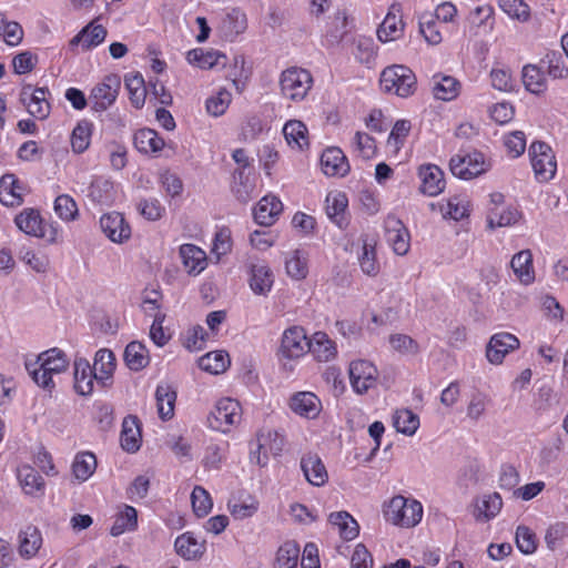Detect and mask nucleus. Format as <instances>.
<instances>
[{
	"mask_svg": "<svg viewBox=\"0 0 568 568\" xmlns=\"http://www.w3.org/2000/svg\"><path fill=\"white\" fill-rule=\"evenodd\" d=\"M382 514L385 521L393 526L413 528L423 518V506L414 498L395 495L383 503Z\"/></svg>",
	"mask_w": 568,
	"mask_h": 568,
	"instance_id": "obj_1",
	"label": "nucleus"
},
{
	"mask_svg": "<svg viewBox=\"0 0 568 568\" xmlns=\"http://www.w3.org/2000/svg\"><path fill=\"white\" fill-rule=\"evenodd\" d=\"M379 83L385 93L399 98H408L417 90L415 73L404 64L386 67L381 73Z\"/></svg>",
	"mask_w": 568,
	"mask_h": 568,
	"instance_id": "obj_2",
	"label": "nucleus"
},
{
	"mask_svg": "<svg viewBox=\"0 0 568 568\" xmlns=\"http://www.w3.org/2000/svg\"><path fill=\"white\" fill-rule=\"evenodd\" d=\"M312 74L302 68L291 67L284 70L278 80L281 95L292 102L305 100L313 87Z\"/></svg>",
	"mask_w": 568,
	"mask_h": 568,
	"instance_id": "obj_3",
	"label": "nucleus"
},
{
	"mask_svg": "<svg viewBox=\"0 0 568 568\" xmlns=\"http://www.w3.org/2000/svg\"><path fill=\"white\" fill-rule=\"evenodd\" d=\"M285 438L278 432L271 428H262L257 432L255 440L251 442L250 460L265 467L270 457H277L282 454Z\"/></svg>",
	"mask_w": 568,
	"mask_h": 568,
	"instance_id": "obj_4",
	"label": "nucleus"
},
{
	"mask_svg": "<svg viewBox=\"0 0 568 568\" xmlns=\"http://www.w3.org/2000/svg\"><path fill=\"white\" fill-rule=\"evenodd\" d=\"M311 338L301 326H292L284 331L278 351L280 361L286 371H292V361L303 357L308 352Z\"/></svg>",
	"mask_w": 568,
	"mask_h": 568,
	"instance_id": "obj_5",
	"label": "nucleus"
},
{
	"mask_svg": "<svg viewBox=\"0 0 568 568\" xmlns=\"http://www.w3.org/2000/svg\"><path fill=\"white\" fill-rule=\"evenodd\" d=\"M16 225L20 231L28 235L43 239L50 244L60 242L61 234L58 226L52 224H43L39 211L34 209H26L16 216Z\"/></svg>",
	"mask_w": 568,
	"mask_h": 568,
	"instance_id": "obj_6",
	"label": "nucleus"
},
{
	"mask_svg": "<svg viewBox=\"0 0 568 568\" xmlns=\"http://www.w3.org/2000/svg\"><path fill=\"white\" fill-rule=\"evenodd\" d=\"M241 418V404L236 399L226 397L216 403L214 410L209 416V425L214 430L227 433L231 427L240 424Z\"/></svg>",
	"mask_w": 568,
	"mask_h": 568,
	"instance_id": "obj_7",
	"label": "nucleus"
},
{
	"mask_svg": "<svg viewBox=\"0 0 568 568\" xmlns=\"http://www.w3.org/2000/svg\"><path fill=\"white\" fill-rule=\"evenodd\" d=\"M529 155L535 176L539 182H547L555 176L557 162L551 148L545 142H534Z\"/></svg>",
	"mask_w": 568,
	"mask_h": 568,
	"instance_id": "obj_8",
	"label": "nucleus"
},
{
	"mask_svg": "<svg viewBox=\"0 0 568 568\" xmlns=\"http://www.w3.org/2000/svg\"><path fill=\"white\" fill-rule=\"evenodd\" d=\"M348 375L354 392L363 395L376 385L378 372L373 363L356 359L351 362Z\"/></svg>",
	"mask_w": 568,
	"mask_h": 568,
	"instance_id": "obj_9",
	"label": "nucleus"
},
{
	"mask_svg": "<svg viewBox=\"0 0 568 568\" xmlns=\"http://www.w3.org/2000/svg\"><path fill=\"white\" fill-rule=\"evenodd\" d=\"M449 165L452 173L464 180L474 179L488 169L484 155L479 152L456 155L452 158Z\"/></svg>",
	"mask_w": 568,
	"mask_h": 568,
	"instance_id": "obj_10",
	"label": "nucleus"
},
{
	"mask_svg": "<svg viewBox=\"0 0 568 568\" xmlns=\"http://www.w3.org/2000/svg\"><path fill=\"white\" fill-rule=\"evenodd\" d=\"M519 345V339L510 333L494 334L486 346V358L493 365H500Z\"/></svg>",
	"mask_w": 568,
	"mask_h": 568,
	"instance_id": "obj_11",
	"label": "nucleus"
},
{
	"mask_svg": "<svg viewBox=\"0 0 568 568\" xmlns=\"http://www.w3.org/2000/svg\"><path fill=\"white\" fill-rule=\"evenodd\" d=\"M121 82L116 75H108L103 82L95 85L91 92L90 100L92 109L100 112L110 108L119 93Z\"/></svg>",
	"mask_w": 568,
	"mask_h": 568,
	"instance_id": "obj_12",
	"label": "nucleus"
},
{
	"mask_svg": "<svg viewBox=\"0 0 568 568\" xmlns=\"http://www.w3.org/2000/svg\"><path fill=\"white\" fill-rule=\"evenodd\" d=\"M385 234L387 243L397 255H406L410 246V236L403 222L394 215L385 220Z\"/></svg>",
	"mask_w": 568,
	"mask_h": 568,
	"instance_id": "obj_13",
	"label": "nucleus"
},
{
	"mask_svg": "<svg viewBox=\"0 0 568 568\" xmlns=\"http://www.w3.org/2000/svg\"><path fill=\"white\" fill-rule=\"evenodd\" d=\"M48 91L44 88L33 89L32 85H24L21 91V101L28 112L39 120H44L50 114V103L47 100Z\"/></svg>",
	"mask_w": 568,
	"mask_h": 568,
	"instance_id": "obj_14",
	"label": "nucleus"
},
{
	"mask_svg": "<svg viewBox=\"0 0 568 568\" xmlns=\"http://www.w3.org/2000/svg\"><path fill=\"white\" fill-rule=\"evenodd\" d=\"M102 232L114 243H123L131 236V227L122 214L112 212L100 219Z\"/></svg>",
	"mask_w": 568,
	"mask_h": 568,
	"instance_id": "obj_15",
	"label": "nucleus"
},
{
	"mask_svg": "<svg viewBox=\"0 0 568 568\" xmlns=\"http://www.w3.org/2000/svg\"><path fill=\"white\" fill-rule=\"evenodd\" d=\"M290 408L301 417L315 419L322 412V402L312 392H297L290 399Z\"/></svg>",
	"mask_w": 568,
	"mask_h": 568,
	"instance_id": "obj_16",
	"label": "nucleus"
},
{
	"mask_svg": "<svg viewBox=\"0 0 568 568\" xmlns=\"http://www.w3.org/2000/svg\"><path fill=\"white\" fill-rule=\"evenodd\" d=\"M94 372L88 359L79 357L73 363V387L77 394L89 396L94 389Z\"/></svg>",
	"mask_w": 568,
	"mask_h": 568,
	"instance_id": "obj_17",
	"label": "nucleus"
},
{
	"mask_svg": "<svg viewBox=\"0 0 568 568\" xmlns=\"http://www.w3.org/2000/svg\"><path fill=\"white\" fill-rule=\"evenodd\" d=\"M94 377L102 386H110L116 368L115 356L112 351L101 348L95 353L93 366Z\"/></svg>",
	"mask_w": 568,
	"mask_h": 568,
	"instance_id": "obj_18",
	"label": "nucleus"
},
{
	"mask_svg": "<svg viewBox=\"0 0 568 568\" xmlns=\"http://www.w3.org/2000/svg\"><path fill=\"white\" fill-rule=\"evenodd\" d=\"M301 469L308 484L322 487L328 481V471L316 454H306L301 458Z\"/></svg>",
	"mask_w": 568,
	"mask_h": 568,
	"instance_id": "obj_19",
	"label": "nucleus"
},
{
	"mask_svg": "<svg viewBox=\"0 0 568 568\" xmlns=\"http://www.w3.org/2000/svg\"><path fill=\"white\" fill-rule=\"evenodd\" d=\"M43 545V537L36 526H28L18 536V554L21 558L29 560L34 558Z\"/></svg>",
	"mask_w": 568,
	"mask_h": 568,
	"instance_id": "obj_20",
	"label": "nucleus"
},
{
	"mask_svg": "<svg viewBox=\"0 0 568 568\" xmlns=\"http://www.w3.org/2000/svg\"><path fill=\"white\" fill-rule=\"evenodd\" d=\"M510 268L517 281L525 286L531 285L536 280L532 253L528 248L519 251L511 257Z\"/></svg>",
	"mask_w": 568,
	"mask_h": 568,
	"instance_id": "obj_21",
	"label": "nucleus"
},
{
	"mask_svg": "<svg viewBox=\"0 0 568 568\" xmlns=\"http://www.w3.org/2000/svg\"><path fill=\"white\" fill-rule=\"evenodd\" d=\"M321 165L327 176H344L349 171L347 159L338 148L326 149L321 156Z\"/></svg>",
	"mask_w": 568,
	"mask_h": 568,
	"instance_id": "obj_22",
	"label": "nucleus"
},
{
	"mask_svg": "<svg viewBox=\"0 0 568 568\" xmlns=\"http://www.w3.org/2000/svg\"><path fill=\"white\" fill-rule=\"evenodd\" d=\"M284 267L288 277L302 281L308 274V254L302 248H295L284 254Z\"/></svg>",
	"mask_w": 568,
	"mask_h": 568,
	"instance_id": "obj_23",
	"label": "nucleus"
},
{
	"mask_svg": "<svg viewBox=\"0 0 568 568\" xmlns=\"http://www.w3.org/2000/svg\"><path fill=\"white\" fill-rule=\"evenodd\" d=\"M282 211L283 204L276 196L265 195L254 210V219L260 225L270 226L275 223Z\"/></svg>",
	"mask_w": 568,
	"mask_h": 568,
	"instance_id": "obj_24",
	"label": "nucleus"
},
{
	"mask_svg": "<svg viewBox=\"0 0 568 568\" xmlns=\"http://www.w3.org/2000/svg\"><path fill=\"white\" fill-rule=\"evenodd\" d=\"M437 207L444 219L460 221L470 212V201L464 194H455L439 202Z\"/></svg>",
	"mask_w": 568,
	"mask_h": 568,
	"instance_id": "obj_25",
	"label": "nucleus"
},
{
	"mask_svg": "<svg viewBox=\"0 0 568 568\" xmlns=\"http://www.w3.org/2000/svg\"><path fill=\"white\" fill-rule=\"evenodd\" d=\"M175 551L185 560H197L205 552V541L197 539L192 532L180 535L174 542Z\"/></svg>",
	"mask_w": 568,
	"mask_h": 568,
	"instance_id": "obj_26",
	"label": "nucleus"
},
{
	"mask_svg": "<svg viewBox=\"0 0 568 568\" xmlns=\"http://www.w3.org/2000/svg\"><path fill=\"white\" fill-rule=\"evenodd\" d=\"M399 9L397 6H392L390 11L385 17L384 21L377 30V37L382 42H389L399 39L403 36L404 22L402 17L397 14Z\"/></svg>",
	"mask_w": 568,
	"mask_h": 568,
	"instance_id": "obj_27",
	"label": "nucleus"
},
{
	"mask_svg": "<svg viewBox=\"0 0 568 568\" xmlns=\"http://www.w3.org/2000/svg\"><path fill=\"white\" fill-rule=\"evenodd\" d=\"M423 193L435 196L445 189L444 173L437 165H425L419 169Z\"/></svg>",
	"mask_w": 568,
	"mask_h": 568,
	"instance_id": "obj_28",
	"label": "nucleus"
},
{
	"mask_svg": "<svg viewBox=\"0 0 568 568\" xmlns=\"http://www.w3.org/2000/svg\"><path fill=\"white\" fill-rule=\"evenodd\" d=\"M432 91L437 100H455L462 90V83L452 75L436 74L432 80Z\"/></svg>",
	"mask_w": 568,
	"mask_h": 568,
	"instance_id": "obj_29",
	"label": "nucleus"
},
{
	"mask_svg": "<svg viewBox=\"0 0 568 568\" xmlns=\"http://www.w3.org/2000/svg\"><path fill=\"white\" fill-rule=\"evenodd\" d=\"M308 352L312 353L316 361L322 363L331 362L337 355L335 343L323 332L313 334Z\"/></svg>",
	"mask_w": 568,
	"mask_h": 568,
	"instance_id": "obj_30",
	"label": "nucleus"
},
{
	"mask_svg": "<svg viewBox=\"0 0 568 568\" xmlns=\"http://www.w3.org/2000/svg\"><path fill=\"white\" fill-rule=\"evenodd\" d=\"M180 256L190 275H197L206 267V253L193 244H183L180 247Z\"/></svg>",
	"mask_w": 568,
	"mask_h": 568,
	"instance_id": "obj_31",
	"label": "nucleus"
},
{
	"mask_svg": "<svg viewBox=\"0 0 568 568\" xmlns=\"http://www.w3.org/2000/svg\"><path fill=\"white\" fill-rule=\"evenodd\" d=\"M503 507V499L498 493L483 495L475 504L474 517L477 521L487 523L496 517Z\"/></svg>",
	"mask_w": 568,
	"mask_h": 568,
	"instance_id": "obj_32",
	"label": "nucleus"
},
{
	"mask_svg": "<svg viewBox=\"0 0 568 568\" xmlns=\"http://www.w3.org/2000/svg\"><path fill=\"white\" fill-rule=\"evenodd\" d=\"M283 134L293 150L303 151L308 148V130L300 120H290L283 126Z\"/></svg>",
	"mask_w": 568,
	"mask_h": 568,
	"instance_id": "obj_33",
	"label": "nucleus"
},
{
	"mask_svg": "<svg viewBox=\"0 0 568 568\" xmlns=\"http://www.w3.org/2000/svg\"><path fill=\"white\" fill-rule=\"evenodd\" d=\"M23 187L14 174H4L0 179V202L6 206H19L23 202Z\"/></svg>",
	"mask_w": 568,
	"mask_h": 568,
	"instance_id": "obj_34",
	"label": "nucleus"
},
{
	"mask_svg": "<svg viewBox=\"0 0 568 568\" xmlns=\"http://www.w3.org/2000/svg\"><path fill=\"white\" fill-rule=\"evenodd\" d=\"M274 284V276L266 264H256L251 267L250 287L256 295L266 296Z\"/></svg>",
	"mask_w": 568,
	"mask_h": 568,
	"instance_id": "obj_35",
	"label": "nucleus"
},
{
	"mask_svg": "<svg viewBox=\"0 0 568 568\" xmlns=\"http://www.w3.org/2000/svg\"><path fill=\"white\" fill-rule=\"evenodd\" d=\"M326 213L328 217L339 227L343 229L347 225L345 211L348 205V200L343 192H331L326 196Z\"/></svg>",
	"mask_w": 568,
	"mask_h": 568,
	"instance_id": "obj_36",
	"label": "nucleus"
},
{
	"mask_svg": "<svg viewBox=\"0 0 568 568\" xmlns=\"http://www.w3.org/2000/svg\"><path fill=\"white\" fill-rule=\"evenodd\" d=\"M351 53L356 61L369 67L377 58V45L372 38L358 36L353 39Z\"/></svg>",
	"mask_w": 568,
	"mask_h": 568,
	"instance_id": "obj_37",
	"label": "nucleus"
},
{
	"mask_svg": "<svg viewBox=\"0 0 568 568\" xmlns=\"http://www.w3.org/2000/svg\"><path fill=\"white\" fill-rule=\"evenodd\" d=\"M159 417L169 420L174 416L176 392L168 384L159 385L155 390Z\"/></svg>",
	"mask_w": 568,
	"mask_h": 568,
	"instance_id": "obj_38",
	"label": "nucleus"
},
{
	"mask_svg": "<svg viewBox=\"0 0 568 568\" xmlns=\"http://www.w3.org/2000/svg\"><path fill=\"white\" fill-rule=\"evenodd\" d=\"M186 60L190 64L209 70L220 64L224 65L226 57L214 50L193 49L187 52Z\"/></svg>",
	"mask_w": 568,
	"mask_h": 568,
	"instance_id": "obj_39",
	"label": "nucleus"
},
{
	"mask_svg": "<svg viewBox=\"0 0 568 568\" xmlns=\"http://www.w3.org/2000/svg\"><path fill=\"white\" fill-rule=\"evenodd\" d=\"M523 83L527 91L534 94H542L547 90V79L540 67L526 64L521 72Z\"/></svg>",
	"mask_w": 568,
	"mask_h": 568,
	"instance_id": "obj_40",
	"label": "nucleus"
},
{
	"mask_svg": "<svg viewBox=\"0 0 568 568\" xmlns=\"http://www.w3.org/2000/svg\"><path fill=\"white\" fill-rule=\"evenodd\" d=\"M246 28V14L237 8H233L230 12H227L221 23V31L227 39L237 37L239 34L243 33Z\"/></svg>",
	"mask_w": 568,
	"mask_h": 568,
	"instance_id": "obj_41",
	"label": "nucleus"
},
{
	"mask_svg": "<svg viewBox=\"0 0 568 568\" xmlns=\"http://www.w3.org/2000/svg\"><path fill=\"white\" fill-rule=\"evenodd\" d=\"M328 521L337 527L339 536L345 540H353L358 536L359 526L347 511L332 513Z\"/></svg>",
	"mask_w": 568,
	"mask_h": 568,
	"instance_id": "obj_42",
	"label": "nucleus"
},
{
	"mask_svg": "<svg viewBox=\"0 0 568 568\" xmlns=\"http://www.w3.org/2000/svg\"><path fill=\"white\" fill-rule=\"evenodd\" d=\"M121 446L129 453H135L141 445V432L136 417H126L122 424Z\"/></svg>",
	"mask_w": 568,
	"mask_h": 568,
	"instance_id": "obj_43",
	"label": "nucleus"
},
{
	"mask_svg": "<svg viewBox=\"0 0 568 568\" xmlns=\"http://www.w3.org/2000/svg\"><path fill=\"white\" fill-rule=\"evenodd\" d=\"M135 148L145 154L156 153L164 146V141L152 129H142L134 134Z\"/></svg>",
	"mask_w": 568,
	"mask_h": 568,
	"instance_id": "obj_44",
	"label": "nucleus"
},
{
	"mask_svg": "<svg viewBox=\"0 0 568 568\" xmlns=\"http://www.w3.org/2000/svg\"><path fill=\"white\" fill-rule=\"evenodd\" d=\"M106 30L100 24H89L70 42L71 45L81 44L84 50L95 47L104 41Z\"/></svg>",
	"mask_w": 568,
	"mask_h": 568,
	"instance_id": "obj_45",
	"label": "nucleus"
},
{
	"mask_svg": "<svg viewBox=\"0 0 568 568\" xmlns=\"http://www.w3.org/2000/svg\"><path fill=\"white\" fill-rule=\"evenodd\" d=\"M230 356L224 351L210 352L199 359V367L210 374L224 373L230 366Z\"/></svg>",
	"mask_w": 568,
	"mask_h": 568,
	"instance_id": "obj_46",
	"label": "nucleus"
},
{
	"mask_svg": "<svg viewBox=\"0 0 568 568\" xmlns=\"http://www.w3.org/2000/svg\"><path fill=\"white\" fill-rule=\"evenodd\" d=\"M124 361L132 371L143 369L150 361L145 345L140 342L129 343L124 349Z\"/></svg>",
	"mask_w": 568,
	"mask_h": 568,
	"instance_id": "obj_47",
	"label": "nucleus"
},
{
	"mask_svg": "<svg viewBox=\"0 0 568 568\" xmlns=\"http://www.w3.org/2000/svg\"><path fill=\"white\" fill-rule=\"evenodd\" d=\"M97 469V458L90 452L79 453L72 463V474L79 481L88 480Z\"/></svg>",
	"mask_w": 568,
	"mask_h": 568,
	"instance_id": "obj_48",
	"label": "nucleus"
},
{
	"mask_svg": "<svg viewBox=\"0 0 568 568\" xmlns=\"http://www.w3.org/2000/svg\"><path fill=\"white\" fill-rule=\"evenodd\" d=\"M138 526V513L132 506H124L123 510L120 511L113 525L110 528V534L113 537H118L125 531L134 530Z\"/></svg>",
	"mask_w": 568,
	"mask_h": 568,
	"instance_id": "obj_49",
	"label": "nucleus"
},
{
	"mask_svg": "<svg viewBox=\"0 0 568 568\" xmlns=\"http://www.w3.org/2000/svg\"><path fill=\"white\" fill-rule=\"evenodd\" d=\"M393 426L406 436H413L419 427V417L409 409H398L393 415Z\"/></svg>",
	"mask_w": 568,
	"mask_h": 568,
	"instance_id": "obj_50",
	"label": "nucleus"
},
{
	"mask_svg": "<svg viewBox=\"0 0 568 568\" xmlns=\"http://www.w3.org/2000/svg\"><path fill=\"white\" fill-rule=\"evenodd\" d=\"M300 547L295 541L284 542L277 550L274 568H297Z\"/></svg>",
	"mask_w": 568,
	"mask_h": 568,
	"instance_id": "obj_51",
	"label": "nucleus"
},
{
	"mask_svg": "<svg viewBox=\"0 0 568 568\" xmlns=\"http://www.w3.org/2000/svg\"><path fill=\"white\" fill-rule=\"evenodd\" d=\"M38 363L42 364L47 371L52 372L53 374L64 372L69 365L67 355L58 348H52L41 353L38 356Z\"/></svg>",
	"mask_w": 568,
	"mask_h": 568,
	"instance_id": "obj_52",
	"label": "nucleus"
},
{
	"mask_svg": "<svg viewBox=\"0 0 568 568\" xmlns=\"http://www.w3.org/2000/svg\"><path fill=\"white\" fill-rule=\"evenodd\" d=\"M233 178L232 192L240 202L247 203L253 197L255 190L254 181L243 170H236Z\"/></svg>",
	"mask_w": 568,
	"mask_h": 568,
	"instance_id": "obj_53",
	"label": "nucleus"
},
{
	"mask_svg": "<svg viewBox=\"0 0 568 568\" xmlns=\"http://www.w3.org/2000/svg\"><path fill=\"white\" fill-rule=\"evenodd\" d=\"M18 477L26 494L36 495L44 488L41 475L30 466L19 468Z\"/></svg>",
	"mask_w": 568,
	"mask_h": 568,
	"instance_id": "obj_54",
	"label": "nucleus"
},
{
	"mask_svg": "<svg viewBox=\"0 0 568 568\" xmlns=\"http://www.w3.org/2000/svg\"><path fill=\"white\" fill-rule=\"evenodd\" d=\"M125 87L132 105L136 109L142 108L146 98V89L142 75L130 74L125 77Z\"/></svg>",
	"mask_w": 568,
	"mask_h": 568,
	"instance_id": "obj_55",
	"label": "nucleus"
},
{
	"mask_svg": "<svg viewBox=\"0 0 568 568\" xmlns=\"http://www.w3.org/2000/svg\"><path fill=\"white\" fill-rule=\"evenodd\" d=\"M92 124L89 121H80L72 131L71 146L75 153H83L90 145Z\"/></svg>",
	"mask_w": 568,
	"mask_h": 568,
	"instance_id": "obj_56",
	"label": "nucleus"
},
{
	"mask_svg": "<svg viewBox=\"0 0 568 568\" xmlns=\"http://www.w3.org/2000/svg\"><path fill=\"white\" fill-rule=\"evenodd\" d=\"M358 263L363 273L368 276H376L379 272V263L376 257L375 244L364 242Z\"/></svg>",
	"mask_w": 568,
	"mask_h": 568,
	"instance_id": "obj_57",
	"label": "nucleus"
},
{
	"mask_svg": "<svg viewBox=\"0 0 568 568\" xmlns=\"http://www.w3.org/2000/svg\"><path fill=\"white\" fill-rule=\"evenodd\" d=\"M191 504L193 513L197 517H205L213 507L212 498L202 486H195L191 494Z\"/></svg>",
	"mask_w": 568,
	"mask_h": 568,
	"instance_id": "obj_58",
	"label": "nucleus"
},
{
	"mask_svg": "<svg viewBox=\"0 0 568 568\" xmlns=\"http://www.w3.org/2000/svg\"><path fill=\"white\" fill-rule=\"evenodd\" d=\"M519 217V212L513 207H506L501 212H498V210H490L487 223L490 229L505 227L517 223Z\"/></svg>",
	"mask_w": 568,
	"mask_h": 568,
	"instance_id": "obj_59",
	"label": "nucleus"
},
{
	"mask_svg": "<svg viewBox=\"0 0 568 568\" xmlns=\"http://www.w3.org/2000/svg\"><path fill=\"white\" fill-rule=\"evenodd\" d=\"M0 36L7 44L18 45L23 38L21 26L16 21H9L3 13H0Z\"/></svg>",
	"mask_w": 568,
	"mask_h": 568,
	"instance_id": "obj_60",
	"label": "nucleus"
},
{
	"mask_svg": "<svg viewBox=\"0 0 568 568\" xmlns=\"http://www.w3.org/2000/svg\"><path fill=\"white\" fill-rule=\"evenodd\" d=\"M499 7L511 19L526 22L530 18V10L524 0H499Z\"/></svg>",
	"mask_w": 568,
	"mask_h": 568,
	"instance_id": "obj_61",
	"label": "nucleus"
},
{
	"mask_svg": "<svg viewBox=\"0 0 568 568\" xmlns=\"http://www.w3.org/2000/svg\"><path fill=\"white\" fill-rule=\"evenodd\" d=\"M493 14L494 10L488 4L478 6L470 12L469 23L475 34H477L481 28H491Z\"/></svg>",
	"mask_w": 568,
	"mask_h": 568,
	"instance_id": "obj_62",
	"label": "nucleus"
},
{
	"mask_svg": "<svg viewBox=\"0 0 568 568\" xmlns=\"http://www.w3.org/2000/svg\"><path fill=\"white\" fill-rule=\"evenodd\" d=\"M419 31L425 40L432 45H437L443 40L442 32L438 29L433 14L426 13L420 17Z\"/></svg>",
	"mask_w": 568,
	"mask_h": 568,
	"instance_id": "obj_63",
	"label": "nucleus"
},
{
	"mask_svg": "<svg viewBox=\"0 0 568 568\" xmlns=\"http://www.w3.org/2000/svg\"><path fill=\"white\" fill-rule=\"evenodd\" d=\"M354 152L362 159L369 160L376 153V144L372 136L364 132H356L353 139Z\"/></svg>",
	"mask_w": 568,
	"mask_h": 568,
	"instance_id": "obj_64",
	"label": "nucleus"
}]
</instances>
